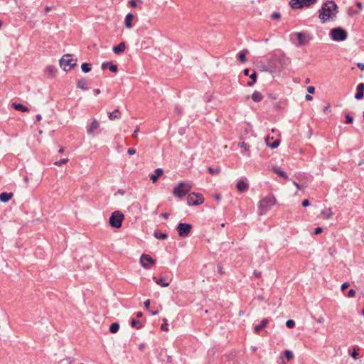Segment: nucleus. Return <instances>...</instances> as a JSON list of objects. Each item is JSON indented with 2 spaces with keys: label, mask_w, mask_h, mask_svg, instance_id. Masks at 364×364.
<instances>
[{
  "label": "nucleus",
  "mask_w": 364,
  "mask_h": 364,
  "mask_svg": "<svg viewBox=\"0 0 364 364\" xmlns=\"http://www.w3.org/2000/svg\"><path fill=\"white\" fill-rule=\"evenodd\" d=\"M319 12V18L322 23H326L338 13V6L333 1H327L323 4Z\"/></svg>",
  "instance_id": "1"
},
{
  "label": "nucleus",
  "mask_w": 364,
  "mask_h": 364,
  "mask_svg": "<svg viewBox=\"0 0 364 364\" xmlns=\"http://www.w3.org/2000/svg\"><path fill=\"white\" fill-rule=\"evenodd\" d=\"M276 203V199L273 196H267L261 200L259 203V215H262Z\"/></svg>",
  "instance_id": "2"
},
{
  "label": "nucleus",
  "mask_w": 364,
  "mask_h": 364,
  "mask_svg": "<svg viewBox=\"0 0 364 364\" xmlns=\"http://www.w3.org/2000/svg\"><path fill=\"white\" fill-rule=\"evenodd\" d=\"M282 66V58L279 56L273 55L267 61L263 70L271 73L279 70Z\"/></svg>",
  "instance_id": "3"
},
{
  "label": "nucleus",
  "mask_w": 364,
  "mask_h": 364,
  "mask_svg": "<svg viewBox=\"0 0 364 364\" xmlns=\"http://www.w3.org/2000/svg\"><path fill=\"white\" fill-rule=\"evenodd\" d=\"M124 218V214L121 211H114L109 217V223L112 228H119L122 227Z\"/></svg>",
  "instance_id": "4"
},
{
  "label": "nucleus",
  "mask_w": 364,
  "mask_h": 364,
  "mask_svg": "<svg viewBox=\"0 0 364 364\" xmlns=\"http://www.w3.org/2000/svg\"><path fill=\"white\" fill-rule=\"evenodd\" d=\"M191 190V186L185 182L181 181L173 190V194L178 198L184 197Z\"/></svg>",
  "instance_id": "5"
},
{
  "label": "nucleus",
  "mask_w": 364,
  "mask_h": 364,
  "mask_svg": "<svg viewBox=\"0 0 364 364\" xmlns=\"http://www.w3.org/2000/svg\"><path fill=\"white\" fill-rule=\"evenodd\" d=\"M330 37L335 41H343L347 38L348 33L343 28L338 27L330 31Z\"/></svg>",
  "instance_id": "6"
},
{
  "label": "nucleus",
  "mask_w": 364,
  "mask_h": 364,
  "mask_svg": "<svg viewBox=\"0 0 364 364\" xmlns=\"http://www.w3.org/2000/svg\"><path fill=\"white\" fill-rule=\"evenodd\" d=\"M70 54L64 55L60 60V66L63 70L68 71L76 65V60L71 58Z\"/></svg>",
  "instance_id": "7"
},
{
  "label": "nucleus",
  "mask_w": 364,
  "mask_h": 364,
  "mask_svg": "<svg viewBox=\"0 0 364 364\" xmlns=\"http://www.w3.org/2000/svg\"><path fill=\"white\" fill-rule=\"evenodd\" d=\"M316 1L317 0H290L289 6L293 9H300L304 7H309Z\"/></svg>",
  "instance_id": "8"
},
{
  "label": "nucleus",
  "mask_w": 364,
  "mask_h": 364,
  "mask_svg": "<svg viewBox=\"0 0 364 364\" xmlns=\"http://www.w3.org/2000/svg\"><path fill=\"white\" fill-rule=\"evenodd\" d=\"M204 203V197L200 193H189L187 197L188 205H198Z\"/></svg>",
  "instance_id": "9"
},
{
  "label": "nucleus",
  "mask_w": 364,
  "mask_h": 364,
  "mask_svg": "<svg viewBox=\"0 0 364 364\" xmlns=\"http://www.w3.org/2000/svg\"><path fill=\"white\" fill-rule=\"evenodd\" d=\"M192 225L189 223H178L176 230L178 235L181 237H186L191 232Z\"/></svg>",
  "instance_id": "10"
},
{
  "label": "nucleus",
  "mask_w": 364,
  "mask_h": 364,
  "mask_svg": "<svg viewBox=\"0 0 364 364\" xmlns=\"http://www.w3.org/2000/svg\"><path fill=\"white\" fill-rule=\"evenodd\" d=\"M156 261L149 255L143 254L140 257V264L145 269H149L151 265L154 264Z\"/></svg>",
  "instance_id": "11"
},
{
  "label": "nucleus",
  "mask_w": 364,
  "mask_h": 364,
  "mask_svg": "<svg viewBox=\"0 0 364 364\" xmlns=\"http://www.w3.org/2000/svg\"><path fill=\"white\" fill-rule=\"evenodd\" d=\"M364 97V83L360 82L358 85L356 87V94L355 95V98L357 100H360Z\"/></svg>",
  "instance_id": "12"
},
{
  "label": "nucleus",
  "mask_w": 364,
  "mask_h": 364,
  "mask_svg": "<svg viewBox=\"0 0 364 364\" xmlns=\"http://www.w3.org/2000/svg\"><path fill=\"white\" fill-rule=\"evenodd\" d=\"M295 35L297 37L298 44L299 46H304L308 43L309 40L305 34L301 32H297Z\"/></svg>",
  "instance_id": "13"
},
{
  "label": "nucleus",
  "mask_w": 364,
  "mask_h": 364,
  "mask_svg": "<svg viewBox=\"0 0 364 364\" xmlns=\"http://www.w3.org/2000/svg\"><path fill=\"white\" fill-rule=\"evenodd\" d=\"M248 184L242 180L238 181L236 185L237 191L240 193L246 192L248 189Z\"/></svg>",
  "instance_id": "14"
},
{
  "label": "nucleus",
  "mask_w": 364,
  "mask_h": 364,
  "mask_svg": "<svg viewBox=\"0 0 364 364\" xmlns=\"http://www.w3.org/2000/svg\"><path fill=\"white\" fill-rule=\"evenodd\" d=\"M77 87L82 90H88V80L85 78L79 80L77 82Z\"/></svg>",
  "instance_id": "15"
},
{
  "label": "nucleus",
  "mask_w": 364,
  "mask_h": 364,
  "mask_svg": "<svg viewBox=\"0 0 364 364\" xmlns=\"http://www.w3.org/2000/svg\"><path fill=\"white\" fill-rule=\"evenodd\" d=\"M163 173H164V171L162 168H157L156 169H155L154 173L151 175L150 180L153 183L156 182L158 178L163 174Z\"/></svg>",
  "instance_id": "16"
},
{
  "label": "nucleus",
  "mask_w": 364,
  "mask_h": 364,
  "mask_svg": "<svg viewBox=\"0 0 364 364\" xmlns=\"http://www.w3.org/2000/svg\"><path fill=\"white\" fill-rule=\"evenodd\" d=\"M269 323V320L267 318H263L260 323L255 326V332L256 333H259Z\"/></svg>",
  "instance_id": "17"
},
{
  "label": "nucleus",
  "mask_w": 364,
  "mask_h": 364,
  "mask_svg": "<svg viewBox=\"0 0 364 364\" xmlns=\"http://www.w3.org/2000/svg\"><path fill=\"white\" fill-rule=\"evenodd\" d=\"M153 279L155 281V282L163 287H167L169 286V283L166 282V280L168 279L167 277H161L160 279H157L156 277H153Z\"/></svg>",
  "instance_id": "18"
},
{
  "label": "nucleus",
  "mask_w": 364,
  "mask_h": 364,
  "mask_svg": "<svg viewBox=\"0 0 364 364\" xmlns=\"http://www.w3.org/2000/svg\"><path fill=\"white\" fill-rule=\"evenodd\" d=\"M125 48V43L124 42H121L117 46H114L112 48V50L115 54H120L124 51Z\"/></svg>",
  "instance_id": "19"
},
{
  "label": "nucleus",
  "mask_w": 364,
  "mask_h": 364,
  "mask_svg": "<svg viewBox=\"0 0 364 364\" xmlns=\"http://www.w3.org/2000/svg\"><path fill=\"white\" fill-rule=\"evenodd\" d=\"M13 197L12 193L3 192L0 193V201L2 203H6L10 200Z\"/></svg>",
  "instance_id": "20"
},
{
  "label": "nucleus",
  "mask_w": 364,
  "mask_h": 364,
  "mask_svg": "<svg viewBox=\"0 0 364 364\" xmlns=\"http://www.w3.org/2000/svg\"><path fill=\"white\" fill-rule=\"evenodd\" d=\"M134 19V15L131 13H129L127 14L126 17H125V20H124V23H125V26L127 28H132L133 25H132V20Z\"/></svg>",
  "instance_id": "21"
},
{
  "label": "nucleus",
  "mask_w": 364,
  "mask_h": 364,
  "mask_svg": "<svg viewBox=\"0 0 364 364\" xmlns=\"http://www.w3.org/2000/svg\"><path fill=\"white\" fill-rule=\"evenodd\" d=\"M251 98L252 100L255 102H259L262 100L263 99V95H262L261 92L255 90L252 94V96H251Z\"/></svg>",
  "instance_id": "22"
},
{
  "label": "nucleus",
  "mask_w": 364,
  "mask_h": 364,
  "mask_svg": "<svg viewBox=\"0 0 364 364\" xmlns=\"http://www.w3.org/2000/svg\"><path fill=\"white\" fill-rule=\"evenodd\" d=\"M108 117L110 120H114L121 117L120 112L116 109L112 112L108 113Z\"/></svg>",
  "instance_id": "23"
},
{
  "label": "nucleus",
  "mask_w": 364,
  "mask_h": 364,
  "mask_svg": "<svg viewBox=\"0 0 364 364\" xmlns=\"http://www.w3.org/2000/svg\"><path fill=\"white\" fill-rule=\"evenodd\" d=\"M58 70L54 65H48L46 68V73L49 77H53L57 73Z\"/></svg>",
  "instance_id": "24"
},
{
  "label": "nucleus",
  "mask_w": 364,
  "mask_h": 364,
  "mask_svg": "<svg viewBox=\"0 0 364 364\" xmlns=\"http://www.w3.org/2000/svg\"><path fill=\"white\" fill-rule=\"evenodd\" d=\"M12 107L16 110L21 111L22 112H26L28 111V107L21 104L14 102V103H12Z\"/></svg>",
  "instance_id": "25"
},
{
  "label": "nucleus",
  "mask_w": 364,
  "mask_h": 364,
  "mask_svg": "<svg viewBox=\"0 0 364 364\" xmlns=\"http://www.w3.org/2000/svg\"><path fill=\"white\" fill-rule=\"evenodd\" d=\"M247 53H248V50L247 49H244L242 51H240L238 53V56H237L238 60L243 63H245L247 61L246 55Z\"/></svg>",
  "instance_id": "26"
},
{
  "label": "nucleus",
  "mask_w": 364,
  "mask_h": 364,
  "mask_svg": "<svg viewBox=\"0 0 364 364\" xmlns=\"http://www.w3.org/2000/svg\"><path fill=\"white\" fill-rule=\"evenodd\" d=\"M273 171L275 173L278 174L279 176L285 178V179H287L288 178V176L287 174V173L282 170H281L280 168L279 167H274L273 168Z\"/></svg>",
  "instance_id": "27"
},
{
  "label": "nucleus",
  "mask_w": 364,
  "mask_h": 364,
  "mask_svg": "<svg viewBox=\"0 0 364 364\" xmlns=\"http://www.w3.org/2000/svg\"><path fill=\"white\" fill-rule=\"evenodd\" d=\"M321 215L324 219H329L333 215L331 208H326L321 211Z\"/></svg>",
  "instance_id": "28"
},
{
  "label": "nucleus",
  "mask_w": 364,
  "mask_h": 364,
  "mask_svg": "<svg viewBox=\"0 0 364 364\" xmlns=\"http://www.w3.org/2000/svg\"><path fill=\"white\" fill-rule=\"evenodd\" d=\"M250 77L251 80L247 82V85L248 86H250V87H252V86H253V85L257 81V73H256V71L253 70L252 74L250 75Z\"/></svg>",
  "instance_id": "29"
},
{
  "label": "nucleus",
  "mask_w": 364,
  "mask_h": 364,
  "mask_svg": "<svg viewBox=\"0 0 364 364\" xmlns=\"http://www.w3.org/2000/svg\"><path fill=\"white\" fill-rule=\"evenodd\" d=\"M119 329V324L117 322L112 323L109 326V331L112 333H116Z\"/></svg>",
  "instance_id": "30"
},
{
  "label": "nucleus",
  "mask_w": 364,
  "mask_h": 364,
  "mask_svg": "<svg viewBox=\"0 0 364 364\" xmlns=\"http://www.w3.org/2000/svg\"><path fill=\"white\" fill-rule=\"evenodd\" d=\"M154 236L159 240H166L168 237V235L166 233H162L157 230L154 232Z\"/></svg>",
  "instance_id": "31"
},
{
  "label": "nucleus",
  "mask_w": 364,
  "mask_h": 364,
  "mask_svg": "<svg viewBox=\"0 0 364 364\" xmlns=\"http://www.w3.org/2000/svg\"><path fill=\"white\" fill-rule=\"evenodd\" d=\"M131 326L134 328H136V329H140L142 327L141 323L139 321L134 318L131 321Z\"/></svg>",
  "instance_id": "32"
},
{
  "label": "nucleus",
  "mask_w": 364,
  "mask_h": 364,
  "mask_svg": "<svg viewBox=\"0 0 364 364\" xmlns=\"http://www.w3.org/2000/svg\"><path fill=\"white\" fill-rule=\"evenodd\" d=\"M208 171L212 175H217V174L220 173V168H219V167H218V168L209 167L208 168Z\"/></svg>",
  "instance_id": "33"
},
{
  "label": "nucleus",
  "mask_w": 364,
  "mask_h": 364,
  "mask_svg": "<svg viewBox=\"0 0 364 364\" xmlns=\"http://www.w3.org/2000/svg\"><path fill=\"white\" fill-rule=\"evenodd\" d=\"M81 69L84 73H88L91 70V67L89 63H84L81 65Z\"/></svg>",
  "instance_id": "34"
},
{
  "label": "nucleus",
  "mask_w": 364,
  "mask_h": 364,
  "mask_svg": "<svg viewBox=\"0 0 364 364\" xmlns=\"http://www.w3.org/2000/svg\"><path fill=\"white\" fill-rule=\"evenodd\" d=\"M266 141H267V145L268 146H269L270 148L272 149H276L279 146V144H280V141L279 140H275L273 143L272 144H269L267 141V139H266Z\"/></svg>",
  "instance_id": "35"
},
{
  "label": "nucleus",
  "mask_w": 364,
  "mask_h": 364,
  "mask_svg": "<svg viewBox=\"0 0 364 364\" xmlns=\"http://www.w3.org/2000/svg\"><path fill=\"white\" fill-rule=\"evenodd\" d=\"M108 69L112 73H117L118 68L116 65H114L112 62H108Z\"/></svg>",
  "instance_id": "36"
},
{
  "label": "nucleus",
  "mask_w": 364,
  "mask_h": 364,
  "mask_svg": "<svg viewBox=\"0 0 364 364\" xmlns=\"http://www.w3.org/2000/svg\"><path fill=\"white\" fill-rule=\"evenodd\" d=\"M168 320L166 318H164L163 319V323L161 326V329L164 331H168Z\"/></svg>",
  "instance_id": "37"
},
{
  "label": "nucleus",
  "mask_w": 364,
  "mask_h": 364,
  "mask_svg": "<svg viewBox=\"0 0 364 364\" xmlns=\"http://www.w3.org/2000/svg\"><path fill=\"white\" fill-rule=\"evenodd\" d=\"M238 146L241 149H243L245 151H249V149H250V145L248 144L245 143V141L240 142L238 144Z\"/></svg>",
  "instance_id": "38"
},
{
  "label": "nucleus",
  "mask_w": 364,
  "mask_h": 364,
  "mask_svg": "<svg viewBox=\"0 0 364 364\" xmlns=\"http://www.w3.org/2000/svg\"><path fill=\"white\" fill-rule=\"evenodd\" d=\"M284 356L287 360H291L294 358V355L291 350H286L284 351Z\"/></svg>",
  "instance_id": "39"
},
{
  "label": "nucleus",
  "mask_w": 364,
  "mask_h": 364,
  "mask_svg": "<svg viewBox=\"0 0 364 364\" xmlns=\"http://www.w3.org/2000/svg\"><path fill=\"white\" fill-rule=\"evenodd\" d=\"M286 326L289 328H292L295 326V322L294 320L292 319H289L286 322Z\"/></svg>",
  "instance_id": "40"
},
{
  "label": "nucleus",
  "mask_w": 364,
  "mask_h": 364,
  "mask_svg": "<svg viewBox=\"0 0 364 364\" xmlns=\"http://www.w3.org/2000/svg\"><path fill=\"white\" fill-rule=\"evenodd\" d=\"M68 161V159H60L59 161H56L54 163V164L58 166H60L61 165L66 164Z\"/></svg>",
  "instance_id": "41"
},
{
  "label": "nucleus",
  "mask_w": 364,
  "mask_h": 364,
  "mask_svg": "<svg viewBox=\"0 0 364 364\" xmlns=\"http://www.w3.org/2000/svg\"><path fill=\"white\" fill-rule=\"evenodd\" d=\"M345 118H346L345 122L346 124H351L353 122V120H354L353 117H351L349 114H346Z\"/></svg>",
  "instance_id": "42"
},
{
  "label": "nucleus",
  "mask_w": 364,
  "mask_h": 364,
  "mask_svg": "<svg viewBox=\"0 0 364 364\" xmlns=\"http://www.w3.org/2000/svg\"><path fill=\"white\" fill-rule=\"evenodd\" d=\"M99 127V122L96 119H92V134H94L95 130L97 129Z\"/></svg>",
  "instance_id": "43"
},
{
  "label": "nucleus",
  "mask_w": 364,
  "mask_h": 364,
  "mask_svg": "<svg viewBox=\"0 0 364 364\" xmlns=\"http://www.w3.org/2000/svg\"><path fill=\"white\" fill-rule=\"evenodd\" d=\"M350 355L351 357L354 359V360H357L358 359V352L357 350V349L355 348H353V352L350 353Z\"/></svg>",
  "instance_id": "44"
},
{
  "label": "nucleus",
  "mask_w": 364,
  "mask_h": 364,
  "mask_svg": "<svg viewBox=\"0 0 364 364\" xmlns=\"http://www.w3.org/2000/svg\"><path fill=\"white\" fill-rule=\"evenodd\" d=\"M281 15L279 12H274L272 14V18L274 20L279 19L280 18Z\"/></svg>",
  "instance_id": "45"
},
{
  "label": "nucleus",
  "mask_w": 364,
  "mask_h": 364,
  "mask_svg": "<svg viewBox=\"0 0 364 364\" xmlns=\"http://www.w3.org/2000/svg\"><path fill=\"white\" fill-rule=\"evenodd\" d=\"M355 295V291L353 289H351L348 292V297H353Z\"/></svg>",
  "instance_id": "46"
},
{
  "label": "nucleus",
  "mask_w": 364,
  "mask_h": 364,
  "mask_svg": "<svg viewBox=\"0 0 364 364\" xmlns=\"http://www.w3.org/2000/svg\"><path fill=\"white\" fill-rule=\"evenodd\" d=\"M350 286V284L348 282H344L342 285H341V290L342 291H344L346 290L348 287Z\"/></svg>",
  "instance_id": "47"
},
{
  "label": "nucleus",
  "mask_w": 364,
  "mask_h": 364,
  "mask_svg": "<svg viewBox=\"0 0 364 364\" xmlns=\"http://www.w3.org/2000/svg\"><path fill=\"white\" fill-rule=\"evenodd\" d=\"M322 231H323L322 228L318 227V228L314 229V234L315 235H318V234L321 233Z\"/></svg>",
  "instance_id": "48"
},
{
  "label": "nucleus",
  "mask_w": 364,
  "mask_h": 364,
  "mask_svg": "<svg viewBox=\"0 0 364 364\" xmlns=\"http://www.w3.org/2000/svg\"><path fill=\"white\" fill-rule=\"evenodd\" d=\"M307 91L309 93L313 94L315 92V87L314 86H309Z\"/></svg>",
  "instance_id": "49"
},
{
  "label": "nucleus",
  "mask_w": 364,
  "mask_h": 364,
  "mask_svg": "<svg viewBox=\"0 0 364 364\" xmlns=\"http://www.w3.org/2000/svg\"><path fill=\"white\" fill-rule=\"evenodd\" d=\"M136 153V149H134V148H129L128 150H127V154L129 155H133Z\"/></svg>",
  "instance_id": "50"
},
{
  "label": "nucleus",
  "mask_w": 364,
  "mask_h": 364,
  "mask_svg": "<svg viewBox=\"0 0 364 364\" xmlns=\"http://www.w3.org/2000/svg\"><path fill=\"white\" fill-rule=\"evenodd\" d=\"M139 127H136V128L135 129V130L134 131V133L132 134V137H133V138H136V137H137V135H138V132H139Z\"/></svg>",
  "instance_id": "51"
},
{
  "label": "nucleus",
  "mask_w": 364,
  "mask_h": 364,
  "mask_svg": "<svg viewBox=\"0 0 364 364\" xmlns=\"http://www.w3.org/2000/svg\"><path fill=\"white\" fill-rule=\"evenodd\" d=\"M309 204H310V203H309V200H307V199L304 200L302 202V206H303V207H304V208H306V207L309 206Z\"/></svg>",
  "instance_id": "52"
},
{
  "label": "nucleus",
  "mask_w": 364,
  "mask_h": 364,
  "mask_svg": "<svg viewBox=\"0 0 364 364\" xmlns=\"http://www.w3.org/2000/svg\"><path fill=\"white\" fill-rule=\"evenodd\" d=\"M357 66L358 68L361 70H364V63H357Z\"/></svg>",
  "instance_id": "53"
},
{
  "label": "nucleus",
  "mask_w": 364,
  "mask_h": 364,
  "mask_svg": "<svg viewBox=\"0 0 364 364\" xmlns=\"http://www.w3.org/2000/svg\"><path fill=\"white\" fill-rule=\"evenodd\" d=\"M253 274L256 278H259L262 274L260 272L254 271Z\"/></svg>",
  "instance_id": "54"
},
{
  "label": "nucleus",
  "mask_w": 364,
  "mask_h": 364,
  "mask_svg": "<svg viewBox=\"0 0 364 364\" xmlns=\"http://www.w3.org/2000/svg\"><path fill=\"white\" fill-rule=\"evenodd\" d=\"M175 112H177L178 114H182L181 109L178 106L175 107Z\"/></svg>",
  "instance_id": "55"
},
{
  "label": "nucleus",
  "mask_w": 364,
  "mask_h": 364,
  "mask_svg": "<svg viewBox=\"0 0 364 364\" xmlns=\"http://www.w3.org/2000/svg\"><path fill=\"white\" fill-rule=\"evenodd\" d=\"M101 68L102 70L108 68V62H105L102 64Z\"/></svg>",
  "instance_id": "56"
},
{
  "label": "nucleus",
  "mask_w": 364,
  "mask_h": 364,
  "mask_svg": "<svg viewBox=\"0 0 364 364\" xmlns=\"http://www.w3.org/2000/svg\"><path fill=\"white\" fill-rule=\"evenodd\" d=\"M149 306H150V300L147 299L146 301H144V306L146 309H148L149 308Z\"/></svg>",
  "instance_id": "57"
},
{
  "label": "nucleus",
  "mask_w": 364,
  "mask_h": 364,
  "mask_svg": "<svg viewBox=\"0 0 364 364\" xmlns=\"http://www.w3.org/2000/svg\"><path fill=\"white\" fill-rule=\"evenodd\" d=\"M293 184L298 188V189H302L303 187L299 184L296 181H293Z\"/></svg>",
  "instance_id": "58"
},
{
  "label": "nucleus",
  "mask_w": 364,
  "mask_h": 364,
  "mask_svg": "<svg viewBox=\"0 0 364 364\" xmlns=\"http://www.w3.org/2000/svg\"><path fill=\"white\" fill-rule=\"evenodd\" d=\"M168 216L169 215L166 213H163L161 214V217L164 218V219H168Z\"/></svg>",
  "instance_id": "59"
},
{
  "label": "nucleus",
  "mask_w": 364,
  "mask_h": 364,
  "mask_svg": "<svg viewBox=\"0 0 364 364\" xmlns=\"http://www.w3.org/2000/svg\"><path fill=\"white\" fill-rule=\"evenodd\" d=\"M243 73L245 76L250 77V69H248V68L245 69L243 71Z\"/></svg>",
  "instance_id": "60"
},
{
  "label": "nucleus",
  "mask_w": 364,
  "mask_h": 364,
  "mask_svg": "<svg viewBox=\"0 0 364 364\" xmlns=\"http://www.w3.org/2000/svg\"><path fill=\"white\" fill-rule=\"evenodd\" d=\"M129 4L131 5V6L132 7H136V2L134 1V0H131L129 1Z\"/></svg>",
  "instance_id": "61"
},
{
  "label": "nucleus",
  "mask_w": 364,
  "mask_h": 364,
  "mask_svg": "<svg viewBox=\"0 0 364 364\" xmlns=\"http://www.w3.org/2000/svg\"><path fill=\"white\" fill-rule=\"evenodd\" d=\"M305 99H306V101H311L313 99V97L310 95H306V97H305Z\"/></svg>",
  "instance_id": "62"
},
{
  "label": "nucleus",
  "mask_w": 364,
  "mask_h": 364,
  "mask_svg": "<svg viewBox=\"0 0 364 364\" xmlns=\"http://www.w3.org/2000/svg\"><path fill=\"white\" fill-rule=\"evenodd\" d=\"M268 97L270 98L271 100H277V97L275 95H274L273 94H269L268 95Z\"/></svg>",
  "instance_id": "63"
},
{
  "label": "nucleus",
  "mask_w": 364,
  "mask_h": 364,
  "mask_svg": "<svg viewBox=\"0 0 364 364\" xmlns=\"http://www.w3.org/2000/svg\"><path fill=\"white\" fill-rule=\"evenodd\" d=\"M144 348H145V345H144V343H141V344L139 346V349L140 350H141V351L144 349Z\"/></svg>",
  "instance_id": "64"
}]
</instances>
